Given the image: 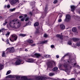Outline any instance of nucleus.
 I'll use <instances>...</instances> for the list:
<instances>
[{"label":"nucleus","mask_w":80,"mask_h":80,"mask_svg":"<svg viewBox=\"0 0 80 80\" xmlns=\"http://www.w3.org/2000/svg\"><path fill=\"white\" fill-rule=\"evenodd\" d=\"M22 17H23V16H19V18H22Z\"/></svg>","instance_id":"864d4df0"},{"label":"nucleus","mask_w":80,"mask_h":80,"mask_svg":"<svg viewBox=\"0 0 80 80\" xmlns=\"http://www.w3.org/2000/svg\"><path fill=\"white\" fill-rule=\"evenodd\" d=\"M49 76H53V75H55V74H54V73H49Z\"/></svg>","instance_id":"393cba45"},{"label":"nucleus","mask_w":80,"mask_h":80,"mask_svg":"<svg viewBox=\"0 0 80 80\" xmlns=\"http://www.w3.org/2000/svg\"><path fill=\"white\" fill-rule=\"evenodd\" d=\"M2 41H4V40H3V39H2Z\"/></svg>","instance_id":"680f3d73"},{"label":"nucleus","mask_w":80,"mask_h":80,"mask_svg":"<svg viewBox=\"0 0 80 80\" xmlns=\"http://www.w3.org/2000/svg\"><path fill=\"white\" fill-rule=\"evenodd\" d=\"M10 32H8L6 34V36L7 37H8V35H10Z\"/></svg>","instance_id":"cd10ccee"},{"label":"nucleus","mask_w":80,"mask_h":80,"mask_svg":"<svg viewBox=\"0 0 80 80\" xmlns=\"http://www.w3.org/2000/svg\"><path fill=\"white\" fill-rule=\"evenodd\" d=\"M7 78L5 80H10V78H13L12 80H20V78H21V77L20 76H15V75H9L7 77Z\"/></svg>","instance_id":"7ed1b4c3"},{"label":"nucleus","mask_w":80,"mask_h":80,"mask_svg":"<svg viewBox=\"0 0 80 80\" xmlns=\"http://www.w3.org/2000/svg\"><path fill=\"white\" fill-rule=\"evenodd\" d=\"M35 45H36V44H35V43L33 44L32 45H31L32 47H35Z\"/></svg>","instance_id":"58836bf2"},{"label":"nucleus","mask_w":80,"mask_h":80,"mask_svg":"<svg viewBox=\"0 0 80 80\" xmlns=\"http://www.w3.org/2000/svg\"><path fill=\"white\" fill-rule=\"evenodd\" d=\"M72 41H73V42H77L79 41V40H80V39L76 38H73L72 39Z\"/></svg>","instance_id":"ddd939ff"},{"label":"nucleus","mask_w":80,"mask_h":80,"mask_svg":"<svg viewBox=\"0 0 80 80\" xmlns=\"http://www.w3.org/2000/svg\"><path fill=\"white\" fill-rule=\"evenodd\" d=\"M6 7H7V6H4V8H6Z\"/></svg>","instance_id":"bf43d9fd"},{"label":"nucleus","mask_w":80,"mask_h":80,"mask_svg":"<svg viewBox=\"0 0 80 80\" xmlns=\"http://www.w3.org/2000/svg\"><path fill=\"white\" fill-rule=\"evenodd\" d=\"M38 25H39V23L38 22H36L34 24V26H35V27H37V26H38Z\"/></svg>","instance_id":"a878e982"},{"label":"nucleus","mask_w":80,"mask_h":80,"mask_svg":"<svg viewBox=\"0 0 80 80\" xmlns=\"http://www.w3.org/2000/svg\"><path fill=\"white\" fill-rule=\"evenodd\" d=\"M3 17H1L0 16V19H3Z\"/></svg>","instance_id":"8fccbe9b"},{"label":"nucleus","mask_w":80,"mask_h":80,"mask_svg":"<svg viewBox=\"0 0 80 80\" xmlns=\"http://www.w3.org/2000/svg\"><path fill=\"white\" fill-rule=\"evenodd\" d=\"M28 80H48V77L47 76H29Z\"/></svg>","instance_id":"f03ea898"},{"label":"nucleus","mask_w":80,"mask_h":80,"mask_svg":"<svg viewBox=\"0 0 80 80\" xmlns=\"http://www.w3.org/2000/svg\"><path fill=\"white\" fill-rule=\"evenodd\" d=\"M56 37H59L61 40H62V39H63V36L60 35L58 34L56 35Z\"/></svg>","instance_id":"4468645a"},{"label":"nucleus","mask_w":80,"mask_h":80,"mask_svg":"<svg viewBox=\"0 0 80 80\" xmlns=\"http://www.w3.org/2000/svg\"><path fill=\"white\" fill-rule=\"evenodd\" d=\"M61 66H60V67H59V69H60V68L61 67Z\"/></svg>","instance_id":"052dcab7"},{"label":"nucleus","mask_w":80,"mask_h":80,"mask_svg":"<svg viewBox=\"0 0 80 80\" xmlns=\"http://www.w3.org/2000/svg\"><path fill=\"white\" fill-rule=\"evenodd\" d=\"M6 1H7V0H6Z\"/></svg>","instance_id":"69168bd1"},{"label":"nucleus","mask_w":80,"mask_h":80,"mask_svg":"<svg viewBox=\"0 0 80 80\" xmlns=\"http://www.w3.org/2000/svg\"><path fill=\"white\" fill-rule=\"evenodd\" d=\"M25 51L26 52H28V49H26L25 50Z\"/></svg>","instance_id":"5fc2aeb1"},{"label":"nucleus","mask_w":80,"mask_h":80,"mask_svg":"<svg viewBox=\"0 0 80 80\" xmlns=\"http://www.w3.org/2000/svg\"><path fill=\"white\" fill-rule=\"evenodd\" d=\"M62 22V19L59 18L58 19V22Z\"/></svg>","instance_id":"e433bc0d"},{"label":"nucleus","mask_w":80,"mask_h":80,"mask_svg":"<svg viewBox=\"0 0 80 80\" xmlns=\"http://www.w3.org/2000/svg\"><path fill=\"white\" fill-rule=\"evenodd\" d=\"M27 62H29L30 63H33L35 62V60L32 59H28L26 60Z\"/></svg>","instance_id":"1a4fd4ad"},{"label":"nucleus","mask_w":80,"mask_h":80,"mask_svg":"<svg viewBox=\"0 0 80 80\" xmlns=\"http://www.w3.org/2000/svg\"><path fill=\"white\" fill-rule=\"evenodd\" d=\"M51 48H54V45H51Z\"/></svg>","instance_id":"79ce46f5"},{"label":"nucleus","mask_w":80,"mask_h":80,"mask_svg":"<svg viewBox=\"0 0 80 80\" xmlns=\"http://www.w3.org/2000/svg\"><path fill=\"white\" fill-rule=\"evenodd\" d=\"M56 57L57 58H59V56L58 55H56Z\"/></svg>","instance_id":"09e8293b"},{"label":"nucleus","mask_w":80,"mask_h":80,"mask_svg":"<svg viewBox=\"0 0 80 80\" xmlns=\"http://www.w3.org/2000/svg\"><path fill=\"white\" fill-rule=\"evenodd\" d=\"M78 67H79V66H78Z\"/></svg>","instance_id":"0e129e2a"},{"label":"nucleus","mask_w":80,"mask_h":80,"mask_svg":"<svg viewBox=\"0 0 80 80\" xmlns=\"http://www.w3.org/2000/svg\"><path fill=\"white\" fill-rule=\"evenodd\" d=\"M45 57L46 58H50V55H45Z\"/></svg>","instance_id":"c85d7f7f"},{"label":"nucleus","mask_w":80,"mask_h":80,"mask_svg":"<svg viewBox=\"0 0 80 80\" xmlns=\"http://www.w3.org/2000/svg\"><path fill=\"white\" fill-rule=\"evenodd\" d=\"M5 29L4 28H2V29L0 30V32H3V31H5Z\"/></svg>","instance_id":"b1692460"},{"label":"nucleus","mask_w":80,"mask_h":80,"mask_svg":"<svg viewBox=\"0 0 80 80\" xmlns=\"http://www.w3.org/2000/svg\"><path fill=\"white\" fill-rule=\"evenodd\" d=\"M68 63L69 62L68 61Z\"/></svg>","instance_id":"338daca9"},{"label":"nucleus","mask_w":80,"mask_h":80,"mask_svg":"<svg viewBox=\"0 0 80 80\" xmlns=\"http://www.w3.org/2000/svg\"><path fill=\"white\" fill-rule=\"evenodd\" d=\"M76 45H77V46H80V42H77L76 43Z\"/></svg>","instance_id":"2f4dec72"},{"label":"nucleus","mask_w":80,"mask_h":80,"mask_svg":"<svg viewBox=\"0 0 80 80\" xmlns=\"http://www.w3.org/2000/svg\"><path fill=\"white\" fill-rule=\"evenodd\" d=\"M66 20L67 21H69L70 20V16L69 15H66Z\"/></svg>","instance_id":"9d476101"},{"label":"nucleus","mask_w":80,"mask_h":80,"mask_svg":"<svg viewBox=\"0 0 80 80\" xmlns=\"http://www.w3.org/2000/svg\"><path fill=\"white\" fill-rule=\"evenodd\" d=\"M18 2V0H11L10 3L12 5H14Z\"/></svg>","instance_id":"423d86ee"},{"label":"nucleus","mask_w":80,"mask_h":80,"mask_svg":"<svg viewBox=\"0 0 80 80\" xmlns=\"http://www.w3.org/2000/svg\"><path fill=\"white\" fill-rule=\"evenodd\" d=\"M22 62H23L21 59H18L15 62V64L17 65H20V64H22Z\"/></svg>","instance_id":"39448f33"},{"label":"nucleus","mask_w":80,"mask_h":80,"mask_svg":"<svg viewBox=\"0 0 80 80\" xmlns=\"http://www.w3.org/2000/svg\"><path fill=\"white\" fill-rule=\"evenodd\" d=\"M7 44H10V42H9V40L8 39L7 40Z\"/></svg>","instance_id":"c9c22d12"},{"label":"nucleus","mask_w":80,"mask_h":80,"mask_svg":"<svg viewBox=\"0 0 80 80\" xmlns=\"http://www.w3.org/2000/svg\"><path fill=\"white\" fill-rule=\"evenodd\" d=\"M77 65V63H74V66H75V65Z\"/></svg>","instance_id":"6e6d98bb"},{"label":"nucleus","mask_w":80,"mask_h":80,"mask_svg":"<svg viewBox=\"0 0 80 80\" xmlns=\"http://www.w3.org/2000/svg\"><path fill=\"white\" fill-rule=\"evenodd\" d=\"M10 73H11V71L9 70L7 72L6 74V75H8V74H10Z\"/></svg>","instance_id":"bb28decb"},{"label":"nucleus","mask_w":80,"mask_h":80,"mask_svg":"<svg viewBox=\"0 0 80 80\" xmlns=\"http://www.w3.org/2000/svg\"><path fill=\"white\" fill-rule=\"evenodd\" d=\"M77 28L75 27H74L72 28V32H76L77 31Z\"/></svg>","instance_id":"2eb2a0df"},{"label":"nucleus","mask_w":80,"mask_h":80,"mask_svg":"<svg viewBox=\"0 0 80 80\" xmlns=\"http://www.w3.org/2000/svg\"><path fill=\"white\" fill-rule=\"evenodd\" d=\"M71 11L72 12H73L74 11V10H75V6H71Z\"/></svg>","instance_id":"dca6fc26"},{"label":"nucleus","mask_w":80,"mask_h":80,"mask_svg":"<svg viewBox=\"0 0 80 80\" xmlns=\"http://www.w3.org/2000/svg\"><path fill=\"white\" fill-rule=\"evenodd\" d=\"M24 16H25V17H27V15H26V14L24 15Z\"/></svg>","instance_id":"13d9d810"},{"label":"nucleus","mask_w":80,"mask_h":80,"mask_svg":"<svg viewBox=\"0 0 80 80\" xmlns=\"http://www.w3.org/2000/svg\"><path fill=\"white\" fill-rule=\"evenodd\" d=\"M3 66L2 65H0V70H2V68H3Z\"/></svg>","instance_id":"f704fd0d"},{"label":"nucleus","mask_w":80,"mask_h":80,"mask_svg":"<svg viewBox=\"0 0 80 80\" xmlns=\"http://www.w3.org/2000/svg\"><path fill=\"white\" fill-rule=\"evenodd\" d=\"M24 20H25V18H22L21 19V21H23Z\"/></svg>","instance_id":"ea45409f"},{"label":"nucleus","mask_w":80,"mask_h":80,"mask_svg":"<svg viewBox=\"0 0 80 80\" xmlns=\"http://www.w3.org/2000/svg\"><path fill=\"white\" fill-rule=\"evenodd\" d=\"M47 43V41H42L41 42V43H42V44Z\"/></svg>","instance_id":"412c9836"},{"label":"nucleus","mask_w":80,"mask_h":80,"mask_svg":"<svg viewBox=\"0 0 80 80\" xmlns=\"http://www.w3.org/2000/svg\"><path fill=\"white\" fill-rule=\"evenodd\" d=\"M31 24H32V23L31 22H28V24L26 23V26H27L28 25H30Z\"/></svg>","instance_id":"5701e85b"},{"label":"nucleus","mask_w":80,"mask_h":80,"mask_svg":"<svg viewBox=\"0 0 80 80\" xmlns=\"http://www.w3.org/2000/svg\"><path fill=\"white\" fill-rule=\"evenodd\" d=\"M10 5H8L7 6V8H9V7H10Z\"/></svg>","instance_id":"de8ad7c7"},{"label":"nucleus","mask_w":80,"mask_h":80,"mask_svg":"<svg viewBox=\"0 0 80 80\" xmlns=\"http://www.w3.org/2000/svg\"><path fill=\"white\" fill-rule=\"evenodd\" d=\"M35 56H36V57H37V58H38V57H40L41 55L40 54H38V53H35Z\"/></svg>","instance_id":"6ab92c4d"},{"label":"nucleus","mask_w":80,"mask_h":80,"mask_svg":"<svg viewBox=\"0 0 80 80\" xmlns=\"http://www.w3.org/2000/svg\"><path fill=\"white\" fill-rule=\"evenodd\" d=\"M68 80H75V79L74 78H71V79H70Z\"/></svg>","instance_id":"a18cd8bd"},{"label":"nucleus","mask_w":80,"mask_h":80,"mask_svg":"<svg viewBox=\"0 0 80 80\" xmlns=\"http://www.w3.org/2000/svg\"><path fill=\"white\" fill-rule=\"evenodd\" d=\"M29 13L30 15H32V12H30Z\"/></svg>","instance_id":"3c124183"},{"label":"nucleus","mask_w":80,"mask_h":80,"mask_svg":"<svg viewBox=\"0 0 80 80\" xmlns=\"http://www.w3.org/2000/svg\"><path fill=\"white\" fill-rule=\"evenodd\" d=\"M19 36H21V37H25V36H27V35L25 34H20L19 35Z\"/></svg>","instance_id":"aec40b11"},{"label":"nucleus","mask_w":80,"mask_h":80,"mask_svg":"<svg viewBox=\"0 0 80 80\" xmlns=\"http://www.w3.org/2000/svg\"><path fill=\"white\" fill-rule=\"evenodd\" d=\"M16 9V8H13L12 9H11L10 10V11H11V12H13V11H14V10H15Z\"/></svg>","instance_id":"473e14b6"},{"label":"nucleus","mask_w":80,"mask_h":80,"mask_svg":"<svg viewBox=\"0 0 80 80\" xmlns=\"http://www.w3.org/2000/svg\"><path fill=\"white\" fill-rule=\"evenodd\" d=\"M65 26L63 24H61L60 25V28L61 30H64Z\"/></svg>","instance_id":"f8f14e48"},{"label":"nucleus","mask_w":80,"mask_h":80,"mask_svg":"<svg viewBox=\"0 0 80 80\" xmlns=\"http://www.w3.org/2000/svg\"><path fill=\"white\" fill-rule=\"evenodd\" d=\"M62 17V14H60L59 16V18H61Z\"/></svg>","instance_id":"49530a36"},{"label":"nucleus","mask_w":80,"mask_h":80,"mask_svg":"<svg viewBox=\"0 0 80 80\" xmlns=\"http://www.w3.org/2000/svg\"><path fill=\"white\" fill-rule=\"evenodd\" d=\"M78 13H79V14H80V9L78 11Z\"/></svg>","instance_id":"4d7b16f0"},{"label":"nucleus","mask_w":80,"mask_h":80,"mask_svg":"<svg viewBox=\"0 0 80 80\" xmlns=\"http://www.w3.org/2000/svg\"><path fill=\"white\" fill-rule=\"evenodd\" d=\"M53 67V64L51 62H50L49 64L48 65L47 69L48 68L52 69Z\"/></svg>","instance_id":"6e6552de"},{"label":"nucleus","mask_w":80,"mask_h":80,"mask_svg":"<svg viewBox=\"0 0 80 80\" xmlns=\"http://www.w3.org/2000/svg\"><path fill=\"white\" fill-rule=\"evenodd\" d=\"M33 40L30 39H28L26 41V43L27 45H28L29 43H33Z\"/></svg>","instance_id":"9b49d317"},{"label":"nucleus","mask_w":80,"mask_h":80,"mask_svg":"<svg viewBox=\"0 0 80 80\" xmlns=\"http://www.w3.org/2000/svg\"><path fill=\"white\" fill-rule=\"evenodd\" d=\"M70 64H71V63H70Z\"/></svg>","instance_id":"774afa93"},{"label":"nucleus","mask_w":80,"mask_h":80,"mask_svg":"<svg viewBox=\"0 0 80 80\" xmlns=\"http://www.w3.org/2000/svg\"><path fill=\"white\" fill-rule=\"evenodd\" d=\"M43 36L44 37H45V38H47V37H48V35H47V34H44Z\"/></svg>","instance_id":"72a5a7b5"},{"label":"nucleus","mask_w":80,"mask_h":80,"mask_svg":"<svg viewBox=\"0 0 80 80\" xmlns=\"http://www.w3.org/2000/svg\"><path fill=\"white\" fill-rule=\"evenodd\" d=\"M57 70H58V68L57 67H55L52 69L53 71H56Z\"/></svg>","instance_id":"4be33fe9"},{"label":"nucleus","mask_w":80,"mask_h":80,"mask_svg":"<svg viewBox=\"0 0 80 80\" xmlns=\"http://www.w3.org/2000/svg\"><path fill=\"white\" fill-rule=\"evenodd\" d=\"M57 0H55L53 2L54 3H57Z\"/></svg>","instance_id":"a19ab883"},{"label":"nucleus","mask_w":80,"mask_h":80,"mask_svg":"<svg viewBox=\"0 0 80 80\" xmlns=\"http://www.w3.org/2000/svg\"><path fill=\"white\" fill-rule=\"evenodd\" d=\"M67 66H68V65H67H67H64V67L65 68H67Z\"/></svg>","instance_id":"c03bdc74"},{"label":"nucleus","mask_w":80,"mask_h":80,"mask_svg":"<svg viewBox=\"0 0 80 80\" xmlns=\"http://www.w3.org/2000/svg\"><path fill=\"white\" fill-rule=\"evenodd\" d=\"M2 57H6L5 54V52H2Z\"/></svg>","instance_id":"7c9ffc66"},{"label":"nucleus","mask_w":80,"mask_h":80,"mask_svg":"<svg viewBox=\"0 0 80 80\" xmlns=\"http://www.w3.org/2000/svg\"><path fill=\"white\" fill-rule=\"evenodd\" d=\"M11 37L12 39L11 38H10V40L11 42H14V41H16L17 40L18 37L16 34H13L11 35Z\"/></svg>","instance_id":"20e7f679"},{"label":"nucleus","mask_w":80,"mask_h":80,"mask_svg":"<svg viewBox=\"0 0 80 80\" xmlns=\"http://www.w3.org/2000/svg\"><path fill=\"white\" fill-rule=\"evenodd\" d=\"M68 44L69 45H72V42H71V41H69L68 42Z\"/></svg>","instance_id":"c756f323"},{"label":"nucleus","mask_w":80,"mask_h":80,"mask_svg":"<svg viewBox=\"0 0 80 80\" xmlns=\"http://www.w3.org/2000/svg\"><path fill=\"white\" fill-rule=\"evenodd\" d=\"M47 10H48V7L47 6H46L44 9V13L45 14H46L47 13Z\"/></svg>","instance_id":"f3484780"},{"label":"nucleus","mask_w":80,"mask_h":80,"mask_svg":"<svg viewBox=\"0 0 80 80\" xmlns=\"http://www.w3.org/2000/svg\"><path fill=\"white\" fill-rule=\"evenodd\" d=\"M67 55H68V54H66L65 55H64V57H65V56H67Z\"/></svg>","instance_id":"603ef678"},{"label":"nucleus","mask_w":80,"mask_h":80,"mask_svg":"<svg viewBox=\"0 0 80 80\" xmlns=\"http://www.w3.org/2000/svg\"><path fill=\"white\" fill-rule=\"evenodd\" d=\"M80 27H79V28H80Z\"/></svg>","instance_id":"e2e57ef3"},{"label":"nucleus","mask_w":80,"mask_h":80,"mask_svg":"<svg viewBox=\"0 0 80 80\" xmlns=\"http://www.w3.org/2000/svg\"><path fill=\"white\" fill-rule=\"evenodd\" d=\"M8 51L10 53H13L15 52V49L14 47L10 48H8Z\"/></svg>","instance_id":"0eeeda50"},{"label":"nucleus","mask_w":80,"mask_h":80,"mask_svg":"<svg viewBox=\"0 0 80 80\" xmlns=\"http://www.w3.org/2000/svg\"><path fill=\"white\" fill-rule=\"evenodd\" d=\"M9 24L10 27L13 28L17 29L20 27L21 23L18 19H14L10 21L9 22Z\"/></svg>","instance_id":"f257e3e1"},{"label":"nucleus","mask_w":80,"mask_h":80,"mask_svg":"<svg viewBox=\"0 0 80 80\" xmlns=\"http://www.w3.org/2000/svg\"><path fill=\"white\" fill-rule=\"evenodd\" d=\"M21 78L22 79H23V80H27L28 79H27V78L25 76H22L21 77Z\"/></svg>","instance_id":"a211bd4d"},{"label":"nucleus","mask_w":80,"mask_h":80,"mask_svg":"<svg viewBox=\"0 0 80 80\" xmlns=\"http://www.w3.org/2000/svg\"><path fill=\"white\" fill-rule=\"evenodd\" d=\"M28 18H27L25 19V21H28Z\"/></svg>","instance_id":"37998d69"},{"label":"nucleus","mask_w":80,"mask_h":80,"mask_svg":"<svg viewBox=\"0 0 80 80\" xmlns=\"http://www.w3.org/2000/svg\"><path fill=\"white\" fill-rule=\"evenodd\" d=\"M7 23H8V22L6 21L5 22V23H3V25H7Z\"/></svg>","instance_id":"4c0bfd02"}]
</instances>
